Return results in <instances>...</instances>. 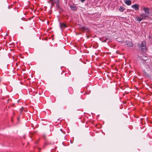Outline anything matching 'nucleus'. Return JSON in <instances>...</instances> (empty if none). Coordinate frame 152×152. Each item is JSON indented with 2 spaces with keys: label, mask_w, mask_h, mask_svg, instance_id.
Returning a JSON list of instances; mask_svg holds the SVG:
<instances>
[{
  "label": "nucleus",
  "mask_w": 152,
  "mask_h": 152,
  "mask_svg": "<svg viewBox=\"0 0 152 152\" xmlns=\"http://www.w3.org/2000/svg\"><path fill=\"white\" fill-rule=\"evenodd\" d=\"M139 48L140 49L142 50V51H144L146 50V43L144 41L142 42L140 45Z\"/></svg>",
  "instance_id": "obj_1"
},
{
  "label": "nucleus",
  "mask_w": 152,
  "mask_h": 152,
  "mask_svg": "<svg viewBox=\"0 0 152 152\" xmlns=\"http://www.w3.org/2000/svg\"><path fill=\"white\" fill-rule=\"evenodd\" d=\"M126 43L128 47H132L133 46V44L131 41H126Z\"/></svg>",
  "instance_id": "obj_2"
},
{
  "label": "nucleus",
  "mask_w": 152,
  "mask_h": 152,
  "mask_svg": "<svg viewBox=\"0 0 152 152\" xmlns=\"http://www.w3.org/2000/svg\"><path fill=\"white\" fill-rule=\"evenodd\" d=\"M59 0H50V2H51V5H53L54 4H56L58 5L59 3Z\"/></svg>",
  "instance_id": "obj_3"
},
{
  "label": "nucleus",
  "mask_w": 152,
  "mask_h": 152,
  "mask_svg": "<svg viewBox=\"0 0 152 152\" xmlns=\"http://www.w3.org/2000/svg\"><path fill=\"white\" fill-rule=\"evenodd\" d=\"M132 7L135 10H137L139 9V6L137 4H135L132 6Z\"/></svg>",
  "instance_id": "obj_4"
},
{
  "label": "nucleus",
  "mask_w": 152,
  "mask_h": 152,
  "mask_svg": "<svg viewBox=\"0 0 152 152\" xmlns=\"http://www.w3.org/2000/svg\"><path fill=\"white\" fill-rule=\"evenodd\" d=\"M60 26L61 29L63 30L66 27V24L64 23H60Z\"/></svg>",
  "instance_id": "obj_5"
},
{
  "label": "nucleus",
  "mask_w": 152,
  "mask_h": 152,
  "mask_svg": "<svg viewBox=\"0 0 152 152\" xmlns=\"http://www.w3.org/2000/svg\"><path fill=\"white\" fill-rule=\"evenodd\" d=\"M143 10L144 11L145 13L147 15L149 14V9L147 7H145L143 9Z\"/></svg>",
  "instance_id": "obj_6"
},
{
  "label": "nucleus",
  "mask_w": 152,
  "mask_h": 152,
  "mask_svg": "<svg viewBox=\"0 0 152 152\" xmlns=\"http://www.w3.org/2000/svg\"><path fill=\"white\" fill-rule=\"evenodd\" d=\"M125 3L127 5H130L131 4V1L129 0H126L125 1Z\"/></svg>",
  "instance_id": "obj_7"
},
{
  "label": "nucleus",
  "mask_w": 152,
  "mask_h": 152,
  "mask_svg": "<svg viewBox=\"0 0 152 152\" xmlns=\"http://www.w3.org/2000/svg\"><path fill=\"white\" fill-rule=\"evenodd\" d=\"M70 7L71 10L73 11H75L76 10L77 8L76 6L73 5H71Z\"/></svg>",
  "instance_id": "obj_8"
},
{
  "label": "nucleus",
  "mask_w": 152,
  "mask_h": 152,
  "mask_svg": "<svg viewBox=\"0 0 152 152\" xmlns=\"http://www.w3.org/2000/svg\"><path fill=\"white\" fill-rule=\"evenodd\" d=\"M143 19V18H140L139 17H137L136 18V20L137 21H141Z\"/></svg>",
  "instance_id": "obj_9"
},
{
  "label": "nucleus",
  "mask_w": 152,
  "mask_h": 152,
  "mask_svg": "<svg viewBox=\"0 0 152 152\" xmlns=\"http://www.w3.org/2000/svg\"><path fill=\"white\" fill-rule=\"evenodd\" d=\"M124 7H121L119 8V10L121 12H123L124 11Z\"/></svg>",
  "instance_id": "obj_10"
},
{
  "label": "nucleus",
  "mask_w": 152,
  "mask_h": 152,
  "mask_svg": "<svg viewBox=\"0 0 152 152\" xmlns=\"http://www.w3.org/2000/svg\"><path fill=\"white\" fill-rule=\"evenodd\" d=\"M141 16L142 17V18H143L144 19L145 18V17L147 16L145 14L142 13L141 14Z\"/></svg>",
  "instance_id": "obj_11"
},
{
  "label": "nucleus",
  "mask_w": 152,
  "mask_h": 152,
  "mask_svg": "<svg viewBox=\"0 0 152 152\" xmlns=\"http://www.w3.org/2000/svg\"><path fill=\"white\" fill-rule=\"evenodd\" d=\"M80 0L82 2H83L85 1V0Z\"/></svg>",
  "instance_id": "obj_12"
},
{
  "label": "nucleus",
  "mask_w": 152,
  "mask_h": 152,
  "mask_svg": "<svg viewBox=\"0 0 152 152\" xmlns=\"http://www.w3.org/2000/svg\"><path fill=\"white\" fill-rule=\"evenodd\" d=\"M103 42H105L106 41V39H105V40H103Z\"/></svg>",
  "instance_id": "obj_13"
}]
</instances>
